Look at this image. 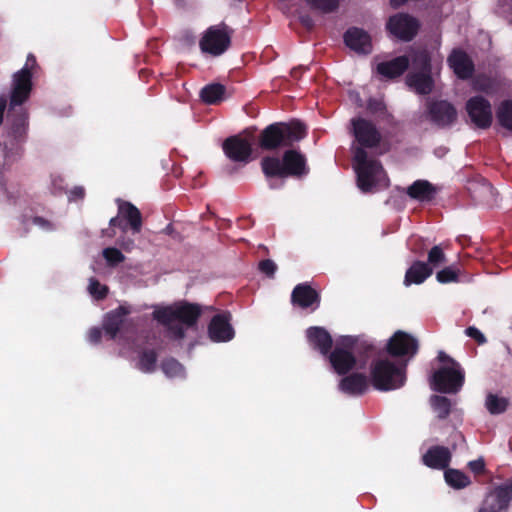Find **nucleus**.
<instances>
[{
    "mask_svg": "<svg viewBox=\"0 0 512 512\" xmlns=\"http://www.w3.org/2000/svg\"><path fill=\"white\" fill-rule=\"evenodd\" d=\"M433 273L432 267L422 261H414L407 269L404 277V285L421 284Z\"/></svg>",
    "mask_w": 512,
    "mask_h": 512,
    "instance_id": "obj_31",
    "label": "nucleus"
},
{
    "mask_svg": "<svg viewBox=\"0 0 512 512\" xmlns=\"http://www.w3.org/2000/svg\"><path fill=\"white\" fill-rule=\"evenodd\" d=\"M27 141H20L18 138L5 135L3 142L4 161L0 162V175L4 170L9 169L15 162L19 161L25 152L24 145Z\"/></svg>",
    "mask_w": 512,
    "mask_h": 512,
    "instance_id": "obj_25",
    "label": "nucleus"
},
{
    "mask_svg": "<svg viewBox=\"0 0 512 512\" xmlns=\"http://www.w3.org/2000/svg\"><path fill=\"white\" fill-rule=\"evenodd\" d=\"M223 151L227 158L235 163L247 164L251 160L252 145L239 135L226 138L222 144Z\"/></svg>",
    "mask_w": 512,
    "mask_h": 512,
    "instance_id": "obj_18",
    "label": "nucleus"
},
{
    "mask_svg": "<svg viewBox=\"0 0 512 512\" xmlns=\"http://www.w3.org/2000/svg\"><path fill=\"white\" fill-rule=\"evenodd\" d=\"M406 84L419 95H428L434 88L431 72H410L406 76Z\"/></svg>",
    "mask_w": 512,
    "mask_h": 512,
    "instance_id": "obj_29",
    "label": "nucleus"
},
{
    "mask_svg": "<svg viewBox=\"0 0 512 512\" xmlns=\"http://www.w3.org/2000/svg\"><path fill=\"white\" fill-rule=\"evenodd\" d=\"M468 468L476 475L483 474L485 472V461L483 458L472 460L468 463Z\"/></svg>",
    "mask_w": 512,
    "mask_h": 512,
    "instance_id": "obj_50",
    "label": "nucleus"
},
{
    "mask_svg": "<svg viewBox=\"0 0 512 512\" xmlns=\"http://www.w3.org/2000/svg\"><path fill=\"white\" fill-rule=\"evenodd\" d=\"M353 135L359 144L357 148H376L382 140L381 133L377 127L365 118H353L351 120Z\"/></svg>",
    "mask_w": 512,
    "mask_h": 512,
    "instance_id": "obj_12",
    "label": "nucleus"
},
{
    "mask_svg": "<svg viewBox=\"0 0 512 512\" xmlns=\"http://www.w3.org/2000/svg\"><path fill=\"white\" fill-rule=\"evenodd\" d=\"M29 132V113L25 107H10L7 111L6 133L8 137L27 141Z\"/></svg>",
    "mask_w": 512,
    "mask_h": 512,
    "instance_id": "obj_14",
    "label": "nucleus"
},
{
    "mask_svg": "<svg viewBox=\"0 0 512 512\" xmlns=\"http://www.w3.org/2000/svg\"><path fill=\"white\" fill-rule=\"evenodd\" d=\"M420 28L419 21L407 14L396 13L389 17L386 23L387 31L395 38L401 41H411L418 33Z\"/></svg>",
    "mask_w": 512,
    "mask_h": 512,
    "instance_id": "obj_10",
    "label": "nucleus"
},
{
    "mask_svg": "<svg viewBox=\"0 0 512 512\" xmlns=\"http://www.w3.org/2000/svg\"><path fill=\"white\" fill-rule=\"evenodd\" d=\"M410 65V59L406 55L398 56L389 61L377 64L376 71L386 79H395L405 73Z\"/></svg>",
    "mask_w": 512,
    "mask_h": 512,
    "instance_id": "obj_27",
    "label": "nucleus"
},
{
    "mask_svg": "<svg viewBox=\"0 0 512 512\" xmlns=\"http://www.w3.org/2000/svg\"><path fill=\"white\" fill-rule=\"evenodd\" d=\"M166 326L168 327V331L173 339L181 340L185 337V329L181 324L170 323Z\"/></svg>",
    "mask_w": 512,
    "mask_h": 512,
    "instance_id": "obj_47",
    "label": "nucleus"
},
{
    "mask_svg": "<svg viewBox=\"0 0 512 512\" xmlns=\"http://www.w3.org/2000/svg\"><path fill=\"white\" fill-rule=\"evenodd\" d=\"M119 244L125 251H130L134 246V241L128 240L127 242H120Z\"/></svg>",
    "mask_w": 512,
    "mask_h": 512,
    "instance_id": "obj_56",
    "label": "nucleus"
},
{
    "mask_svg": "<svg viewBox=\"0 0 512 512\" xmlns=\"http://www.w3.org/2000/svg\"><path fill=\"white\" fill-rule=\"evenodd\" d=\"M367 110L371 114H383L386 111V106L382 100L370 98L367 102Z\"/></svg>",
    "mask_w": 512,
    "mask_h": 512,
    "instance_id": "obj_46",
    "label": "nucleus"
},
{
    "mask_svg": "<svg viewBox=\"0 0 512 512\" xmlns=\"http://www.w3.org/2000/svg\"><path fill=\"white\" fill-rule=\"evenodd\" d=\"M426 117L440 128L451 126L457 119V110L447 100H431L426 105Z\"/></svg>",
    "mask_w": 512,
    "mask_h": 512,
    "instance_id": "obj_13",
    "label": "nucleus"
},
{
    "mask_svg": "<svg viewBox=\"0 0 512 512\" xmlns=\"http://www.w3.org/2000/svg\"><path fill=\"white\" fill-rule=\"evenodd\" d=\"M7 109V98L5 95H0V126L4 120V114Z\"/></svg>",
    "mask_w": 512,
    "mask_h": 512,
    "instance_id": "obj_54",
    "label": "nucleus"
},
{
    "mask_svg": "<svg viewBox=\"0 0 512 512\" xmlns=\"http://www.w3.org/2000/svg\"><path fill=\"white\" fill-rule=\"evenodd\" d=\"M70 195L73 199H82L85 195V190L81 186H76L70 191Z\"/></svg>",
    "mask_w": 512,
    "mask_h": 512,
    "instance_id": "obj_55",
    "label": "nucleus"
},
{
    "mask_svg": "<svg viewBox=\"0 0 512 512\" xmlns=\"http://www.w3.org/2000/svg\"><path fill=\"white\" fill-rule=\"evenodd\" d=\"M108 235H109V236H111V237H112V236H115V232H114V230H112V233H109Z\"/></svg>",
    "mask_w": 512,
    "mask_h": 512,
    "instance_id": "obj_61",
    "label": "nucleus"
},
{
    "mask_svg": "<svg viewBox=\"0 0 512 512\" xmlns=\"http://www.w3.org/2000/svg\"><path fill=\"white\" fill-rule=\"evenodd\" d=\"M406 194L419 202H431L437 194V189L428 180L419 179L406 188Z\"/></svg>",
    "mask_w": 512,
    "mask_h": 512,
    "instance_id": "obj_28",
    "label": "nucleus"
},
{
    "mask_svg": "<svg viewBox=\"0 0 512 512\" xmlns=\"http://www.w3.org/2000/svg\"><path fill=\"white\" fill-rule=\"evenodd\" d=\"M130 314L129 307L120 305L116 309L107 313L104 320V330L111 339H115L118 335L121 326L124 323L125 317Z\"/></svg>",
    "mask_w": 512,
    "mask_h": 512,
    "instance_id": "obj_30",
    "label": "nucleus"
},
{
    "mask_svg": "<svg viewBox=\"0 0 512 512\" xmlns=\"http://www.w3.org/2000/svg\"><path fill=\"white\" fill-rule=\"evenodd\" d=\"M314 10L328 14L336 11L339 7V0H305Z\"/></svg>",
    "mask_w": 512,
    "mask_h": 512,
    "instance_id": "obj_40",
    "label": "nucleus"
},
{
    "mask_svg": "<svg viewBox=\"0 0 512 512\" xmlns=\"http://www.w3.org/2000/svg\"><path fill=\"white\" fill-rule=\"evenodd\" d=\"M307 135V126L299 120L275 122L265 127L258 137V145L262 150L273 151L291 147Z\"/></svg>",
    "mask_w": 512,
    "mask_h": 512,
    "instance_id": "obj_2",
    "label": "nucleus"
},
{
    "mask_svg": "<svg viewBox=\"0 0 512 512\" xmlns=\"http://www.w3.org/2000/svg\"><path fill=\"white\" fill-rule=\"evenodd\" d=\"M31 222L44 231L54 230V224L51 221H49L43 217H40V216L32 217Z\"/></svg>",
    "mask_w": 512,
    "mask_h": 512,
    "instance_id": "obj_48",
    "label": "nucleus"
},
{
    "mask_svg": "<svg viewBox=\"0 0 512 512\" xmlns=\"http://www.w3.org/2000/svg\"><path fill=\"white\" fill-rule=\"evenodd\" d=\"M485 189H486L488 192L492 193L493 188H492L490 185L486 186V187H485Z\"/></svg>",
    "mask_w": 512,
    "mask_h": 512,
    "instance_id": "obj_60",
    "label": "nucleus"
},
{
    "mask_svg": "<svg viewBox=\"0 0 512 512\" xmlns=\"http://www.w3.org/2000/svg\"><path fill=\"white\" fill-rule=\"evenodd\" d=\"M466 111L475 126L487 129L491 126L493 115L491 103L483 96L477 95L466 102Z\"/></svg>",
    "mask_w": 512,
    "mask_h": 512,
    "instance_id": "obj_16",
    "label": "nucleus"
},
{
    "mask_svg": "<svg viewBox=\"0 0 512 512\" xmlns=\"http://www.w3.org/2000/svg\"><path fill=\"white\" fill-rule=\"evenodd\" d=\"M261 169L269 180L270 189H280L288 177L301 178L309 173L306 158L294 149L286 150L282 158L266 156L261 160Z\"/></svg>",
    "mask_w": 512,
    "mask_h": 512,
    "instance_id": "obj_1",
    "label": "nucleus"
},
{
    "mask_svg": "<svg viewBox=\"0 0 512 512\" xmlns=\"http://www.w3.org/2000/svg\"><path fill=\"white\" fill-rule=\"evenodd\" d=\"M102 338V330L98 327H93L88 333V340L92 344H98Z\"/></svg>",
    "mask_w": 512,
    "mask_h": 512,
    "instance_id": "obj_52",
    "label": "nucleus"
},
{
    "mask_svg": "<svg viewBox=\"0 0 512 512\" xmlns=\"http://www.w3.org/2000/svg\"><path fill=\"white\" fill-rule=\"evenodd\" d=\"M27 222H28V219H27L26 217H23V219H22V224H23L24 226H27V224H28Z\"/></svg>",
    "mask_w": 512,
    "mask_h": 512,
    "instance_id": "obj_59",
    "label": "nucleus"
},
{
    "mask_svg": "<svg viewBox=\"0 0 512 512\" xmlns=\"http://www.w3.org/2000/svg\"><path fill=\"white\" fill-rule=\"evenodd\" d=\"M430 404L436 416L440 420L448 418L451 413L452 403L449 398L441 395H432Z\"/></svg>",
    "mask_w": 512,
    "mask_h": 512,
    "instance_id": "obj_36",
    "label": "nucleus"
},
{
    "mask_svg": "<svg viewBox=\"0 0 512 512\" xmlns=\"http://www.w3.org/2000/svg\"><path fill=\"white\" fill-rule=\"evenodd\" d=\"M419 349L418 340L409 333L398 330L388 340L387 353L392 357H414Z\"/></svg>",
    "mask_w": 512,
    "mask_h": 512,
    "instance_id": "obj_17",
    "label": "nucleus"
},
{
    "mask_svg": "<svg viewBox=\"0 0 512 512\" xmlns=\"http://www.w3.org/2000/svg\"><path fill=\"white\" fill-rule=\"evenodd\" d=\"M437 359L439 362L447 364V367H461V365L456 360H454L444 351L438 352Z\"/></svg>",
    "mask_w": 512,
    "mask_h": 512,
    "instance_id": "obj_51",
    "label": "nucleus"
},
{
    "mask_svg": "<svg viewBox=\"0 0 512 512\" xmlns=\"http://www.w3.org/2000/svg\"><path fill=\"white\" fill-rule=\"evenodd\" d=\"M408 0H390V4L393 8H399L404 5Z\"/></svg>",
    "mask_w": 512,
    "mask_h": 512,
    "instance_id": "obj_57",
    "label": "nucleus"
},
{
    "mask_svg": "<svg viewBox=\"0 0 512 512\" xmlns=\"http://www.w3.org/2000/svg\"><path fill=\"white\" fill-rule=\"evenodd\" d=\"M232 315L229 311H223L212 317L208 325V336L211 341L220 343L228 342L235 336L231 325Z\"/></svg>",
    "mask_w": 512,
    "mask_h": 512,
    "instance_id": "obj_19",
    "label": "nucleus"
},
{
    "mask_svg": "<svg viewBox=\"0 0 512 512\" xmlns=\"http://www.w3.org/2000/svg\"><path fill=\"white\" fill-rule=\"evenodd\" d=\"M321 296L308 282L297 284L291 293V303L301 309L315 311L319 308Z\"/></svg>",
    "mask_w": 512,
    "mask_h": 512,
    "instance_id": "obj_20",
    "label": "nucleus"
},
{
    "mask_svg": "<svg viewBox=\"0 0 512 512\" xmlns=\"http://www.w3.org/2000/svg\"><path fill=\"white\" fill-rule=\"evenodd\" d=\"M446 483L454 489H463L471 484L470 478L458 469L448 468L444 472Z\"/></svg>",
    "mask_w": 512,
    "mask_h": 512,
    "instance_id": "obj_35",
    "label": "nucleus"
},
{
    "mask_svg": "<svg viewBox=\"0 0 512 512\" xmlns=\"http://www.w3.org/2000/svg\"><path fill=\"white\" fill-rule=\"evenodd\" d=\"M226 88L220 83H212L204 86L200 91L201 100L209 105L220 103L224 99Z\"/></svg>",
    "mask_w": 512,
    "mask_h": 512,
    "instance_id": "obj_33",
    "label": "nucleus"
},
{
    "mask_svg": "<svg viewBox=\"0 0 512 512\" xmlns=\"http://www.w3.org/2000/svg\"><path fill=\"white\" fill-rule=\"evenodd\" d=\"M201 314L202 309L199 304L180 301L173 305L156 309L153 312V317L162 325H169L174 321H179L187 327H192L197 324Z\"/></svg>",
    "mask_w": 512,
    "mask_h": 512,
    "instance_id": "obj_5",
    "label": "nucleus"
},
{
    "mask_svg": "<svg viewBox=\"0 0 512 512\" xmlns=\"http://www.w3.org/2000/svg\"><path fill=\"white\" fill-rule=\"evenodd\" d=\"M344 43L351 50L358 54H370L372 52V42L370 35L363 29L351 27L344 33Z\"/></svg>",
    "mask_w": 512,
    "mask_h": 512,
    "instance_id": "obj_22",
    "label": "nucleus"
},
{
    "mask_svg": "<svg viewBox=\"0 0 512 512\" xmlns=\"http://www.w3.org/2000/svg\"><path fill=\"white\" fill-rule=\"evenodd\" d=\"M452 454L449 448L441 445L430 447L422 456V462L425 466L436 469L446 470L451 462Z\"/></svg>",
    "mask_w": 512,
    "mask_h": 512,
    "instance_id": "obj_24",
    "label": "nucleus"
},
{
    "mask_svg": "<svg viewBox=\"0 0 512 512\" xmlns=\"http://www.w3.org/2000/svg\"><path fill=\"white\" fill-rule=\"evenodd\" d=\"M496 117L503 128L512 131V100H504L500 103Z\"/></svg>",
    "mask_w": 512,
    "mask_h": 512,
    "instance_id": "obj_37",
    "label": "nucleus"
},
{
    "mask_svg": "<svg viewBox=\"0 0 512 512\" xmlns=\"http://www.w3.org/2000/svg\"><path fill=\"white\" fill-rule=\"evenodd\" d=\"M258 269L261 273L265 274L268 278H274L277 271V265L271 259H264L259 262Z\"/></svg>",
    "mask_w": 512,
    "mask_h": 512,
    "instance_id": "obj_45",
    "label": "nucleus"
},
{
    "mask_svg": "<svg viewBox=\"0 0 512 512\" xmlns=\"http://www.w3.org/2000/svg\"><path fill=\"white\" fill-rule=\"evenodd\" d=\"M118 214L109 221L111 228L118 227L122 232H126L128 226L134 234L140 233L142 229V215L140 210L131 202L117 199Z\"/></svg>",
    "mask_w": 512,
    "mask_h": 512,
    "instance_id": "obj_9",
    "label": "nucleus"
},
{
    "mask_svg": "<svg viewBox=\"0 0 512 512\" xmlns=\"http://www.w3.org/2000/svg\"><path fill=\"white\" fill-rule=\"evenodd\" d=\"M406 382V364L397 366L389 359H377L370 366V383L375 390L387 392L399 389Z\"/></svg>",
    "mask_w": 512,
    "mask_h": 512,
    "instance_id": "obj_3",
    "label": "nucleus"
},
{
    "mask_svg": "<svg viewBox=\"0 0 512 512\" xmlns=\"http://www.w3.org/2000/svg\"><path fill=\"white\" fill-rule=\"evenodd\" d=\"M447 61L459 79L468 80L473 76L475 65L465 51L460 49L453 50Z\"/></svg>",
    "mask_w": 512,
    "mask_h": 512,
    "instance_id": "obj_21",
    "label": "nucleus"
},
{
    "mask_svg": "<svg viewBox=\"0 0 512 512\" xmlns=\"http://www.w3.org/2000/svg\"><path fill=\"white\" fill-rule=\"evenodd\" d=\"M300 23L307 29L312 30L314 27V20L310 15H302L300 16Z\"/></svg>",
    "mask_w": 512,
    "mask_h": 512,
    "instance_id": "obj_53",
    "label": "nucleus"
},
{
    "mask_svg": "<svg viewBox=\"0 0 512 512\" xmlns=\"http://www.w3.org/2000/svg\"><path fill=\"white\" fill-rule=\"evenodd\" d=\"M158 353L155 349H143L138 354L137 369L146 374L154 373L157 369Z\"/></svg>",
    "mask_w": 512,
    "mask_h": 512,
    "instance_id": "obj_32",
    "label": "nucleus"
},
{
    "mask_svg": "<svg viewBox=\"0 0 512 512\" xmlns=\"http://www.w3.org/2000/svg\"><path fill=\"white\" fill-rule=\"evenodd\" d=\"M306 337L313 349L327 356L333 347V339L330 333L320 326H312L306 330Z\"/></svg>",
    "mask_w": 512,
    "mask_h": 512,
    "instance_id": "obj_26",
    "label": "nucleus"
},
{
    "mask_svg": "<svg viewBox=\"0 0 512 512\" xmlns=\"http://www.w3.org/2000/svg\"><path fill=\"white\" fill-rule=\"evenodd\" d=\"M89 293L97 300H103L108 295V287L106 285H102L96 278H90Z\"/></svg>",
    "mask_w": 512,
    "mask_h": 512,
    "instance_id": "obj_44",
    "label": "nucleus"
},
{
    "mask_svg": "<svg viewBox=\"0 0 512 512\" xmlns=\"http://www.w3.org/2000/svg\"><path fill=\"white\" fill-rule=\"evenodd\" d=\"M31 91L32 72L28 67H23L13 76L9 106L23 107V104L29 99Z\"/></svg>",
    "mask_w": 512,
    "mask_h": 512,
    "instance_id": "obj_15",
    "label": "nucleus"
},
{
    "mask_svg": "<svg viewBox=\"0 0 512 512\" xmlns=\"http://www.w3.org/2000/svg\"><path fill=\"white\" fill-rule=\"evenodd\" d=\"M512 500V477L495 486L484 498L478 512H506Z\"/></svg>",
    "mask_w": 512,
    "mask_h": 512,
    "instance_id": "obj_11",
    "label": "nucleus"
},
{
    "mask_svg": "<svg viewBox=\"0 0 512 512\" xmlns=\"http://www.w3.org/2000/svg\"><path fill=\"white\" fill-rule=\"evenodd\" d=\"M412 72H431V55L426 49L416 50L411 54Z\"/></svg>",
    "mask_w": 512,
    "mask_h": 512,
    "instance_id": "obj_34",
    "label": "nucleus"
},
{
    "mask_svg": "<svg viewBox=\"0 0 512 512\" xmlns=\"http://www.w3.org/2000/svg\"><path fill=\"white\" fill-rule=\"evenodd\" d=\"M460 270L454 266H448L438 271L436 279L439 283L447 284L459 281Z\"/></svg>",
    "mask_w": 512,
    "mask_h": 512,
    "instance_id": "obj_41",
    "label": "nucleus"
},
{
    "mask_svg": "<svg viewBox=\"0 0 512 512\" xmlns=\"http://www.w3.org/2000/svg\"><path fill=\"white\" fill-rule=\"evenodd\" d=\"M465 382V373L461 367L441 366L431 378L434 391L444 394L458 393Z\"/></svg>",
    "mask_w": 512,
    "mask_h": 512,
    "instance_id": "obj_8",
    "label": "nucleus"
},
{
    "mask_svg": "<svg viewBox=\"0 0 512 512\" xmlns=\"http://www.w3.org/2000/svg\"><path fill=\"white\" fill-rule=\"evenodd\" d=\"M354 169L357 175V186L364 192H372L377 185V176L383 171L378 160L368 159V153L362 148H354Z\"/></svg>",
    "mask_w": 512,
    "mask_h": 512,
    "instance_id": "obj_6",
    "label": "nucleus"
},
{
    "mask_svg": "<svg viewBox=\"0 0 512 512\" xmlns=\"http://www.w3.org/2000/svg\"><path fill=\"white\" fill-rule=\"evenodd\" d=\"M161 370L167 377L173 378L181 376L184 372V367L175 358H166L161 362Z\"/></svg>",
    "mask_w": 512,
    "mask_h": 512,
    "instance_id": "obj_39",
    "label": "nucleus"
},
{
    "mask_svg": "<svg viewBox=\"0 0 512 512\" xmlns=\"http://www.w3.org/2000/svg\"><path fill=\"white\" fill-rule=\"evenodd\" d=\"M102 254L107 264L111 267H115L125 260L124 254L119 249L114 247L105 248Z\"/></svg>",
    "mask_w": 512,
    "mask_h": 512,
    "instance_id": "obj_43",
    "label": "nucleus"
},
{
    "mask_svg": "<svg viewBox=\"0 0 512 512\" xmlns=\"http://www.w3.org/2000/svg\"><path fill=\"white\" fill-rule=\"evenodd\" d=\"M233 32L224 22L208 27L199 40L201 52L213 57L224 54L231 46Z\"/></svg>",
    "mask_w": 512,
    "mask_h": 512,
    "instance_id": "obj_7",
    "label": "nucleus"
},
{
    "mask_svg": "<svg viewBox=\"0 0 512 512\" xmlns=\"http://www.w3.org/2000/svg\"><path fill=\"white\" fill-rule=\"evenodd\" d=\"M466 335L474 339L478 344H484L486 337L484 334L474 326H470L466 329Z\"/></svg>",
    "mask_w": 512,
    "mask_h": 512,
    "instance_id": "obj_49",
    "label": "nucleus"
},
{
    "mask_svg": "<svg viewBox=\"0 0 512 512\" xmlns=\"http://www.w3.org/2000/svg\"><path fill=\"white\" fill-rule=\"evenodd\" d=\"M485 405L491 414L498 415L507 410L509 401L507 398L498 397L497 395L490 393L486 397Z\"/></svg>",
    "mask_w": 512,
    "mask_h": 512,
    "instance_id": "obj_38",
    "label": "nucleus"
},
{
    "mask_svg": "<svg viewBox=\"0 0 512 512\" xmlns=\"http://www.w3.org/2000/svg\"><path fill=\"white\" fill-rule=\"evenodd\" d=\"M339 381L338 388L341 392L350 396H361L369 388L370 377L365 374L354 372L351 374L342 375Z\"/></svg>",
    "mask_w": 512,
    "mask_h": 512,
    "instance_id": "obj_23",
    "label": "nucleus"
},
{
    "mask_svg": "<svg viewBox=\"0 0 512 512\" xmlns=\"http://www.w3.org/2000/svg\"><path fill=\"white\" fill-rule=\"evenodd\" d=\"M343 345L344 347L336 346L333 350L331 349L327 355L331 367L338 375H346L356 367L357 359L348 348L355 345L357 353L365 358L375 353L374 345L367 341L356 343L351 337H345Z\"/></svg>",
    "mask_w": 512,
    "mask_h": 512,
    "instance_id": "obj_4",
    "label": "nucleus"
},
{
    "mask_svg": "<svg viewBox=\"0 0 512 512\" xmlns=\"http://www.w3.org/2000/svg\"><path fill=\"white\" fill-rule=\"evenodd\" d=\"M446 262V255L443 249L435 245L428 252L427 263L430 267H439Z\"/></svg>",
    "mask_w": 512,
    "mask_h": 512,
    "instance_id": "obj_42",
    "label": "nucleus"
},
{
    "mask_svg": "<svg viewBox=\"0 0 512 512\" xmlns=\"http://www.w3.org/2000/svg\"><path fill=\"white\" fill-rule=\"evenodd\" d=\"M32 64V65H35L36 64V58L33 54H29L28 57H27V62H26V65L24 67H28L29 64Z\"/></svg>",
    "mask_w": 512,
    "mask_h": 512,
    "instance_id": "obj_58",
    "label": "nucleus"
}]
</instances>
